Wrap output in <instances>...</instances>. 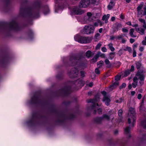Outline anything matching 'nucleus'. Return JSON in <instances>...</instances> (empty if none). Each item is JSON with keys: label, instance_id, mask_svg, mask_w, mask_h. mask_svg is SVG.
Returning a JSON list of instances; mask_svg holds the SVG:
<instances>
[{"label": "nucleus", "instance_id": "nucleus-1", "mask_svg": "<svg viewBox=\"0 0 146 146\" xmlns=\"http://www.w3.org/2000/svg\"><path fill=\"white\" fill-rule=\"evenodd\" d=\"M39 8V5L37 8L31 7L26 8L21 7L20 10V13L21 14H23L27 13L28 15L30 17L37 18L38 17Z\"/></svg>", "mask_w": 146, "mask_h": 146}, {"label": "nucleus", "instance_id": "nucleus-2", "mask_svg": "<svg viewBox=\"0 0 146 146\" xmlns=\"http://www.w3.org/2000/svg\"><path fill=\"white\" fill-rule=\"evenodd\" d=\"M7 29L17 31L19 29L20 27L18 24L15 20H13L8 23L0 25V30L5 31Z\"/></svg>", "mask_w": 146, "mask_h": 146}, {"label": "nucleus", "instance_id": "nucleus-3", "mask_svg": "<svg viewBox=\"0 0 146 146\" xmlns=\"http://www.w3.org/2000/svg\"><path fill=\"white\" fill-rule=\"evenodd\" d=\"M99 100V97H97L96 96H95V98L93 99H90L87 100V102L88 103H92L93 104L91 108L93 110L95 113L97 111H98L99 114H100L102 113V109L99 108V106L98 103V100Z\"/></svg>", "mask_w": 146, "mask_h": 146}, {"label": "nucleus", "instance_id": "nucleus-4", "mask_svg": "<svg viewBox=\"0 0 146 146\" xmlns=\"http://www.w3.org/2000/svg\"><path fill=\"white\" fill-rule=\"evenodd\" d=\"M75 40L81 43H87L90 42L92 40L91 38L80 36L79 34H77L74 37Z\"/></svg>", "mask_w": 146, "mask_h": 146}, {"label": "nucleus", "instance_id": "nucleus-5", "mask_svg": "<svg viewBox=\"0 0 146 146\" xmlns=\"http://www.w3.org/2000/svg\"><path fill=\"white\" fill-rule=\"evenodd\" d=\"M85 58L81 55L73 56H71L70 59L69 63L71 64L70 66H73L76 65L75 62L78 63L77 61L80 62L82 60H84Z\"/></svg>", "mask_w": 146, "mask_h": 146}, {"label": "nucleus", "instance_id": "nucleus-6", "mask_svg": "<svg viewBox=\"0 0 146 146\" xmlns=\"http://www.w3.org/2000/svg\"><path fill=\"white\" fill-rule=\"evenodd\" d=\"M135 111L134 109L132 108H129V111L128 113L129 115L130 114V116H131V118H129L128 119V122L129 124H130L131 123V120L132 121L133 126L134 122L136 120V118L135 116Z\"/></svg>", "mask_w": 146, "mask_h": 146}, {"label": "nucleus", "instance_id": "nucleus-7", "mask_svg": "<svg viewBox=\"0 0 146 146\" xmlns=\"http://www.w3.org/2000/svg\"><path fill=\"white\" fill-rule=\"evenodd\" d=\"M145 69L143 67H142L138 71L136 74V76L138 77V79L141 81H144L145 77L144 74L145 73Z\"/></svg>", "mask_w": 146, "mask_h": 146}, {"label": "nucleus", "instance_id": "nucleus-8", "mask_svg": "<svg viewBox=\"0 0 146 146\" xmlns=\"http://www.w3.org/2000/svg\"><path fill=\"white\" fill-rule=\"evenodd\" d=\"M95 28L93 26H85L83 30L84 33L86 34H90L93 33L94 31Z\"/></svg>", "mask_w": 146, "mask_h": 146}, {"label": "nucleus", "instance_id": "nucleus-9", "mask_svg": "<svg viewBox=\"0 0 146 146\" xmlns=\"http://www.w3.org/2000/svg\"><path fill=\"white\" fill-rule=\"evenodd\" d=\"M78 73V70L75 68H73L69 73V76L71 78L77 77Z\"/></svg>", "mask_w": 146, "mask_h": 146}, {"label": "nucleus", "instance_id": "nucleus-10", "mask_svg": "<svg viewBox=\"0 0 146 146\" xmlns=\"http://www.w3.org/2000/svg\"><path fill=\"white\" fill-rule=\"evenodd\" d=\"M89 0H82L79 4V6L80 8H86L90 4Z\"/></svg>", "mask_w": 146, "mask_h": 146}, {"label": "nucleus", "instance_id": "nucleus-11", "mask_svg": "<svg viewBox=\"0 0 146 146\" xmlns=\"http://www.w3.org/2000/svg\"><path fill=\"white\" fill-rule=\"evenodd\" d=\"M72 10L74 13L76 15H80L84 13V11L78 7H74Z\"/></svg>", "mask_w": 146, "mask_h": 146}, {"label": "nucleus", "instance_id": "nucleus-12", "mask_svg": "<svg viewBox=\"0 0 146 146\" xmlns=\"http://www.w3.org/2000/svg\"><path fill=\"white\" fill-rule=\"evenodd\" d=\"M40 102V100L38 97L35 95L33 97L31 98L30 103L31 104H38Z\"/></svg>", "mask_w": 146, "mask_h": 146}, {"label": "nucleus", "instance_id": "nucleus-13", "mask_svg": "<svg viewBox=\"0 0 146 146\" xmlns=\"http://www.w3.org/2000/svg\"><path fill=\"white\" fill-rule=\"evenodd\" d=\"M38 116L36 113L34 114L32 116L31 120L27 122V125H30L33 123L35 121L38 119Z\"/></svg>", "mask_w": 146, "mask_h": 146}, {"label": "nucleus", "instance_id": "nucleus-14", "mask_svg": "<svg viewBox=\"0 0 146 146\" xmlns=\"http://www.w3.org/2000/svg\"><path fill=\"white\" fill-rule=\"evenodd\" d=\"M105 119L107 120H109L110 117L107 114H104L103 115L102 117H98L96 118V121L98 123H100L102 121L103 119Z\"/></svg>", "mask_w": 146, "mask_h": 146}, {"label": "nucleus", "instance_id": "nucleus-15", "mask_svg": "<svg viewBox=\"0 0 146 146\" xmlns=\"http://www.w3.org/2000/svg\"><path fill=\"white\" fill-rule=\"evenodd\" d=\"M143 7V5L142 4L139 5L137 8V11L138 15L141 16L143 15L144 12L142 9Z\"/></svg>", "mask_w": 146, "mask_h": 146}, {"label": "nucleus", "instance_id": "nucleus-16", "mask_svg": "<svg viewBox=\"0 0 146 146\" xmlns=\"http://www.w3.org/2000/svg\"><path fill=\"white\" fill-rule=\"evenodd\" d=\"M74 84L79 87L78 88H80L83 86L84 82L82 80L79 79L76 80Z\"/></svg>", "mask_w": 146, "mask_h": 146}, {"label": "nucleus", "instance_id": "nucleus-17", "mask_svg": "<svg viewBox=\"0 0 146 146\" xmlns=\"http://www.w3.org/2000/svg\"><path fill=\"white\" fill-rule=\"evenodd\" d=\"M122 27V25L120 24H116L113 27L114 32L117 31L119 29H120Z\"/></svg>", "mask_w": 146, "mask_h": 146}, {"label": "nucleus", "instance_id": "nucleus-18", "mask_svg": "<svg viewBox=\"0 0 146 146\" xmlns=\"http://www.w3.org/2000/svg\"><path fill=\"white\" fill-rule=\"evenodd\" d=\"M103 101L105 103L106 106H108L110 105V100L109 98L107 97H104Z\"/></svg>", "mask_w": 146, "mask_h": 146}, {"label": "nucleus", "instance_id": "nucleus-19", "mask_svg": "<svg viewBox=\"0 0 146 146\" xmlns=\"http://www.w3.org/2000/svg\"><path fill=\"white\" fill-rule=\"evenodd\" d=\"M92 16V14L90 12H88L87 14V16H85L84 17V19L85 20H88L89 21H92L91 17Z\"/></svg>", "mask_w": 146, "mask_h": 146}, {"label": "nucleus", "instance_id": "nucleus-20", "mask_svg": "<svg viewBox=\"0 0 146 146\" xmlns=\"http://www.w3.org/2000/svg\"><path fill=\"white\" fill-rule=\"evenodd\" d=\"M137 31L141 35L144 34L145 29H143L141 27L136 28Z\"/></svg>", "mask_w": 146, "mask_h": 146}, {"label": "nucleus", "instance_id": "nucleus-21", "mask_svg": "<svg viewBox=\"0 0 146 146\" xmlns=\"http://www.w3.org/2000/svg\"><path fill=\"white\" fill-rule=\"evenodd\" d=\"M110 17V15L109 14H108L106 15H104L102 18V20L103 21H105V23H107L108 21V20Z\"/></svg>", "mask_w": 146, "mask_h": 146}, {"label": "nucleus", "instance_id": "nucleus-22", "mask_svg": "<svg viewBox=\"0 0 146 146\" xmlns=\"http://www.w3.org/2000/svg\"><path fill=\"white\" fill-rule=\"evenodd\" d=\"M125 134L126 135H128L129 137L130 136V129L129 127H127L124 129Z\"/></svg>", "mask_w": 146, "mask_h": 146}, {"label": "nucleus", "instance_id": "nucleus-23", "mask_svg": "<svg viewBox=\"0 0 146 146\" xmlns=\"http://www.w3.org/2000/svg\"><path fill=\"white\" fill-rule=\"evenodd\" d=\"M90 5H96L98 4L99 2V0H89Z\"/></svg>", "mask_w": 146, "mask_h": 146}, {"label": "nucleus", "instance_id": "nucleus-24", "mask_svg": "<svg viewBox=\"0 0 146 146\" xmlns=\"http://www.w3.org/2000/svg\"><path fill=\"white\" fill-rule=\"evenodd\" d=\"M114 5V2L113 1H110L109 5L108 6V7L109 10L111 9L113 7Z\"/></svg>", "mask_w": 146, "mask_h": 146}, {"label": "nucleus", "instance_id": "nucleus-25", "mask_svg": "<svg viewBox=\"0 0 146 146\" xmlns=\"http://www.w3.org/2000/svg\"><path fill=\"white\" fill-rule=\"evenodd\" d=\"M86 66V65L85 63H81L78 66V68L81 69H83Z\"/></svg>", "mask_w": 146, "mask_h": 146}, {"label": "nucleus", "instance_id": "nucleus-26", "mask_svg": "<svg viewBox=\"0 0 146 146\" xmlns=\"http://www.w3.org/2000/svg\"><path fill=\"white\" fill-rule=\"evenodd\" d=\"M63 92L66 94H68L70 92V88L67 87L65 88L63 90Z\"/></svg>", "mask_w": 146, "mask_h": 146}, {"label": "nucleus", "instance_id": "nucleus-27", "mask_svg": "<svg viewBox=\"0 0 146 146\" xmlns=\"http://www.w3.org/2000/svg\"><path fill=\"white\" fill-rule=\"evenodd\" d=\"M136 67L137 69H139L141 66V63L140 61H138L136 62Z\"/></svg>", "mask_w": 146, "mask_h": 146}, {"label": "nucleus", "instance_id": "nucleus-28", "mask_svg": "<svg viewBox=\"0 0 146 146\" xmlns=\"http://www.w3.org/2000/svg\"><path fill=\"white\" fill-rule=\"evenodd\" d=\"M105 62L108 68H110L111 67V64L110 63L109 60L108 59H106L105 60Z\"/></svg>", "mask_w": 146, "mask_h": 146}, {"label": "nucleus", "instance_id": "nucleus-29", "mask_svg": "<svg viewBox=\"0 0 146 146\" xmlns=\"http://www.w3.org/2000/svg\"><path fill=\"white\" fill-rule=\"evenodd\" d=\"M134 30L133 29H131L129 31V34L132 37H135L136 36L134 35L133 34Z\"/></svg>", "mask_w": 146, "mask_h": 146}, {"label": "nucleus", "instance_id": "nucleus-30", "mask_svg": "<svg viewBox=\"0 0 146 146\" xmlns=\"http://www.w3.org/2000/svg\"><path fill=\"white\" fill-rule=\"evenodd\" d=\"M96 55L98 56V57L100 56L102 58H104L105 56V55L104 54L100 52H98L96 54Z\"/></svg>", "mask_w": 146, "mask_h": 146}, {"label": "nucleus", "instance_id": "nucleus-31", "mask_svg": "<svg viewBox=\"0 0 146 146\" xmlns=\"http://www.w3.org/2000/svg\"><path fill=\"white\" fill-rule=\"evenodd\" d=\"M103 62L102 60H101L97 62V65L99 68H100L103 66Z\"/></svg>", "mask_w": 146, "mask_h": 146}, {"label": "nucleus", "instance_id": "nucleus-32", "mask_svg": "<svg viewBox=\"0 0 146 146\" xmlns=\"http://www.w3.org/2000/svg\"><path fill=\"white\" fill-rule=\"evenodd\" d=\"M115 55V52H111L109 54V58L110 59L112 60L114 57Z\"/></svg>", "mask_w": 146, "mask_h": 146}, {"label": "nucleus", "instance_id": "nucleus-33", "mask_svg": "<svg viewBox=\"0 0 146 146\" xmlns=\"http://www.w3.org/2000/svg\"><path fill=\"white\" fill-rule=\"evenodd\" d=\"M99 24H101V26L102 25L101 22L99 20H96V21L94 23V26L97 27L98 26Z\"/></svg>", "mask_w": 146, "mask_h": 146}, {"label": "nucleus", "instance_id": "nucleus-34", "mask_svg": "<svg viewBox=\"0 0 146 146\" xmlns=\"http://www.w3.org/2000/svg\"><path fill=\"white\" fill-rule=\"evenodd\" d=\"M92 53L91 51L88 50L86 52V57L87 58H89L92 55Z\"/></svg>", "mask_w": 146, "mask_h": 146}, {"label": "nucleus", "instance_id": "nucleus-35", "mask_svg": "<svg viewBox=\"0 0 146 146\" xmlns=\"http://www.w3.org/2000/svg\"><path fill=\"white\" fill-rule=\"evenodd\" d=\"M100 36V34L98 33H96L94 36V38L96 39V41H97L99 40Z\"/></svg>", "mask_w": 146, "mask_h": 146}, {"label": "nucleus", "instance_id": "nucleus-36", "mask_svg": "<svg viewBox=\"0 0 146 146\" xmlns=\"http://www.w3.org/2000/svg\"><path fill=\"white\" fill-rule=\"evenodd\" d=\"M141 125L144 128H146V119L141 122Z\"/></svg>", "mask_w": 146, "mask_h": 146}, {"label": "nucleus", "instance_id": "nucleus-37", "mask_svg": "<svg viewBox=\"0 0 146 146\" xmlns=\"http://www.w3.org/2000/svg\"><path fill=\"white\" fill-rule=\"evenodd\" d=\"M130 71L129 70H125L124 72V76H127L130 74Z\"/></svg>", "mask_w": 146, "mask_h": 146}, {"label": "nucleus", "instance_id": "nucleus-38", "mask_svg": "<svg viewBox=\"0 0 146 146\" xmlns=\"http://www.w3.org/2000/svg\"><path fill=\"white\" fill-rule=\"evenodd\" d=\"M98 58V56H97L96 54L95 55L94 57L92 58V62H96Z\"/></svg>", "mask_w": 146, "mask_h": 146}, {"label": "nucleus", "instance_id": "nucleus-39", "mask_svg": "<svg viewBox=\"0 0 146 146\" xmlns=\"http://www.w3.org/2000/svg\"><path fill=\"white\" fill-rule=\"evenodd\" d=\"M102 44L100 42L96 46L95 48L96 50L99 49L101 46Z\"/></svg>", "mask_w": 146, "mask_h": 146}, {"label": "nucleus", "instance_id": "nucleus-40", "mask_svg": "<svg viewBox=\"0 0 146 146\" xmlns=\"http://www.w3.org/2000/svg\"><path fill=\"white\" fill-rule=\"evenodd\" d=\"M45 9L47 11V12L46 13L45 11L44 12V13L45 15L47 14L49 12V9L48 7L47 6H46L45 7Z\"/></svg>", "mask_w": 146, "mask_h": 146}, {"label": "nucleus", "instance_id": "nucleus-41", "mask_svg": "<svg viewBox=\"0 0 146 146\" xmlns=\"http://www.w3.org/2000/svg\"><path fill=\"white\" fill-rule=\"evenodd\" d=\"M137 82H133L132 84V86L133 88H135L137 85Z\"/></svg>", "mask_w": 146, "mask_h": 146}, {"label": "nucleus", "instance_id": "nucleus-42", "mask_svg": "<svg viewBox=\"0 0 146 146\" xmlns=\"http://www.w3.org/2000/svg\"><path fill=\"white\" fill-rule=\"evenodd\" d=\"M121 76L120 75H117L115 77V79L116 80L118 81L119 80Z\"/></svg>", "mask_w": 146, "mask_h": 146}, {"label": "nucleus", "instance_id": "nucleus-43", "mask_svg": "<svg viewBox=\"0 0 146 146\" xmlns=\"http://www.w3.org/2000/svg\"><path fill=\"white\" fill-rule=\"evenodd\" d=\"M101 50L103 52H106L107 51V49L105 47H103L102 48Z\"/></svg>", "mask_w": 146, "mask_h": 146}, {"label": "nucleus", "instance_id": "nucleus-44", "mask_svg": "<svg viewBox=\"0 0 146 146\" xmlns=\"http://www.w3.org/2000/svg\"><path fill=\"white\" fill-rule=\"evenodd\" d=\"M118 84V82H115L113 84L111 85V86L112 87H114L115 86H117Z\"/></svg>", "mask_w": 146, "mask_h": 146}, {"label": "nucleus", "instance_id": "nucleus-45", "mask_svg": "<svg viewBox=\"0 0 146 146\" xmlns=\"http://www.w3.org/2000/svg\"><path fill=\"white\" fill-rule=\"evenodd\" d=\"M139 21L141 23H143L145 22V20L139 18Z\"/></svg>", "mask_w": 146, "mask_h": 146}, {"label": "nucleus", "instance_id": "nucleus-46", "mask_svg": "<svg viewBox=\"0 0 146 146\" xmlns=\"http://www.w3.org/2000/svg\"><path fill=\"white\" fill-rule=\"evenodd\" d=\"M123 111L122 110H120L118 111V115L120 116H121L122 114Z\"/></svg>", "mask_w": 146, "mask_h": 146}, {"label": "nucleus", "instance_id": "nucleus-47", "mask_svg": "<svg viewBox=\"0 0 146 146\" xmlns=\"http://www.w3.org/2000/svg\"><path fill=\"white\" fill-rule=\"evenodd\" d=\"M122 32L124 33H127L128 32V30L127 29L125 28H122Z\"/></svg>", "mask_w": 146, "mask_h": 146}, {"label": "nucleus", "instance_id": "nucleus-48", "mask_svg": "<svg viewBox=\"0 0 146 146\" xmlns=\"http://www.w3.org/2000/svg\"><path fill=\"white\" fill-rule=\"evenodd\" d=\"M101 93L103 95L104 97H107L106 96V92L104 91H103L101 92Z\"/></svg>", "mask_w": 146, "mask_h": 146}, {"label": "nucleus", "instance_id": "nucleus-49", "mask_svg": "<svg viewBox=\"0 0 146 146\" xmlns=\"http://www.w3.org/2000/svg\"><path fill=\"white\" fill-rule=\"evenodd\" d=\"M80 76L82 77H84L85 76V73L84 72L81 71L80 72Z\"/></svg>", "mask_w": 146, "mask_h": 146}, {"label": "nucleus", "instance_id": "nucleus-50", "mask_svg": "<svg viewBox=\"0 0 146 146\" xmlns=\"http://www.w3.org/2000/svg\"><path fill=\"white\" fill-rule=\"evenodd\" d=\"M95 72L97 74H99L100 73V71L99 69L98 68H96L95 69Z\"/></svg>", "mask_w": 146, "mask_h": 146}, {"label": "nucleus", "instance_id": "nucleus-51", "mask_svg": "<svg viewBox=\"0 0 146 146\" xmlns=\"http://www.w3.org/2000/svg\"><path fill=\"white\" fill-rule=\"evenodd\" d=\"M133 82H137V81H138V78L137 77H134L133 80Z\"/></svg>", "mask_w": 146, "mask_h": 146}, {"label": "nucleus", "instance_id": "nucleus-52", "mask_svg": "<svg viewBox=\"0 0 146 146\" xmlns=\"http://www.w3.org/2000/svg\"><path fill=\"white\" fill-rule=\"evenodd\" d=\"M136 56V52L135 50L134 49L133 54V57H135Z\"/></svg>", "mask_w": 146, "mask_h": 146}, {"label": "nucleus", "instance_id": "nucleus-53", "mask_svg": "<svg viewBox=\"0 0 146 146\" xmlns=\"http://www.w3.org/2000/svg\"><path fill=\"white\" fill-rule=\"evenodd\" d=\"M125 50H127L129 51V52H130L131 51V48L130 47H126L125 49Z\"/></svg>", "mask_w": 146, "mask_h": 146}, {"label": "nucleus", "instance_id": "nucleus-54", "mask_svg": "<svg viewBox=\"0 0 146 146\" xmlns=\"http://www.w3.org/2000/svg\"><path fill=\"white\" fill-rule=\"evenodd\" d=\"M143 9L144 10V13L143 14V15H146V7H145Z\"/></svg>", "mask_w": 146, "mask_h": 146}, {"label": "nucleus", "instance_id": "nucleus-55", "mask_svg": "<svg viewBox=\"0 0 146 146\" xmlns=\"http://www.w3.org/2000/svg\"><path fill=\"white\" fill-rule=\"evenodd\" d=\"M144 49V48L142 46H140L139 48V51H140L141 52H142L143 51Z\"/></svg>", "mask_w": 146, "mask_h": 146}, {"label": "nucleus", "instance_id": "nucleus-56", "mask_svg": "<svg viewBox=\"0 0 146 146\" xmlns=\"http://www.w3.org/2000/svg\"><path fill=\"white\" fill-rule=\"evenodd\" d=\"M142 97V95L141 94H138L137 98L138 99H140Z\"/></svg>", "mask_w": 146, "mask_h": 146}, {"label": "nucleus", "instance_id": "nucleus-57", "mask_svg": "<svg viewBox=\"0 0 146 146\" xmlns=\"http://www.w3.org/2000/svg\"><path fill=\"white\" fill-rule=\"evenodd\" d=\"M126 42V40L124 38H122L121 39V42L123 43H125Z\"/></svg>", "mask_w": 146, "mask_h": 146}, {"label": "nucleus", "instance_id": "nucleus-58", "mask_svg": "<svg viewBox=\"0 0 146 146\" xmlns=\"http://www.w3.org/2000/svg\"><path fill=\"white\" fill-rule=\"evenodd\" d=\"M130 42L131 43H133L135 42V40L133 38H131L130 39Z\"/></svg>", "mask_w": 146, "mask_h": 146}, {"label": "nucleus", "instance_id": "nucleus-59", "mask_svg": "<svg viewBox=\"0 0 146 146\" xmlns=\"http://www.w3.org/2000/svg\"><path fill=\"white\" fill-rule=\"evenodd\" d=\"M137 44H134L133 45V50H135V48H136L137 47Z\"/></svg>", "mask_w": 146, "mask_h": 146}, {"label": "nucleus", "instance_id": "nucleus-60", "mask_svg": "<svg viewBox=\"0 0 146 146\" xmlns=\"http://www.w3.org/2000/svg\"><path fill=\"white\" fill-rule=\"evenodd\" d=\"M122 37L120 35L116 37V39L118 40H119L120 39H122Z\"/></svg>", "mask_w": 146, "mask_h": 146}, {"label": "nucleus", "instance_id": "nucleus-61", "mask_svg": "<svg viewBox=\"0 0 146 146\" xmlns=\"http://www.w3.org/2000/svg\"><path fill=\"white\" fill-rule=\"evenodd\" d=\"M134 70V66L133 65H132L131 67L130 71L132 72Z\"/></svg>", "mask_w": 146, "mask_h": 146}, {"label": "nucleus", "instance_id": "nucleus-62", "mask_svg": "<svg viewBox=\"0 0 146 146\" xmlns=\"http://www.w3.org/2000/svg\"><path fill=\"white\" fill-rule=\"evenodd\" d=\"M115 38V37L114 36H111L110 37V39L111 40H114Z\"/></svg>", "mask_w": 146, "mask_h": 146}, {"label": "nucleus", "instance_id": "nucleus-63", "mask_svg": "<svg viewBox=\"0 0 146 146\" xmlns=\"http://www.w3.org/2000/svg\"><path fill=\"white\" fill-rule=\"evenodd\" d=\"M93 82H91L89 84H88V86L90 87H92L93 85Z\"/></svg>", "mask_w": 146, "mask_h": 146}, {"label": "nucleus", "instance_id": "nucleus-64", "mask_svg": "<svg viewBox=\"0 0 146 146\" xmlns=\"http://www.w3.org/2000/svg\"><path fill=\"white\" fill-rule=\"evenodd\" d=\"M142 44H143L144 45H146V41L145 40H143L142 41Z\"/></svg>", "mask_w": 146, "mask_h": 146}]
</instances>
